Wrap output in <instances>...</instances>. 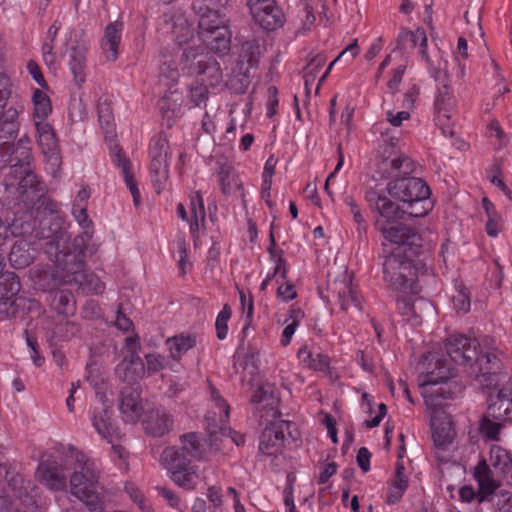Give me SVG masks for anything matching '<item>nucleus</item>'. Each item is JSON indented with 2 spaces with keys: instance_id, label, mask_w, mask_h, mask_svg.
Wrapping results in <instances>:
<instances>
[{
  "instance_id": "nucleus-10",
  "label": "nucleus",
  "mask_w": 512,
  "mask_h": 512,
  "mask_svg": "<svg viewBox=\"0 0 512 512\" xmlns=\"http://www.w3.org/2000/svg\"><path fill=\"white\" fill-rule=\"evenodd\" d=\"M292 425H294L293 422L287 420L268 424L260 434L259 451L267 456H277L280 454L286 441L285 431H287L290 437L294 438L290 431Z\"/></svg>"
},
{
  "instance_id": "nucleus-8",
  "label": "nucleus",
  "mask_w": 512,
  "mask_h": 512,
  "mask_svg": "<svg viewBox=\"0 0 512 512\" xmlns=\"http://www.w3.org/2000/svg\"><path fill=\"white\" fill-rule=\"evenodd\" d=\"M398 220L376 219L375 228L390 243V249L401 248L410 257H420L424 253L422 236L415 228L399 223Z\"/></svg>"
},
{
  "instance_id": "nucleus-43",
  "label": "nucleus",
  "mask_w": 512,
  "mask_h": 512,
  "mask_svg": "<svg viewBox=\"0 0 512 512\" xmlns=\"http://www.w3.org/2000/svg\"><path fill=\"white\" fill-rule=\"evenodd\" d=\"M80 332V327L76 322L65 321L58 323L52 331V336L48 339L50 341L62 340L68 341L75 337Z\"/></svg>"
},
{
  "instance_id": "nucleus-17",
  "label": "nucleus",
  "mask_w": 512,
  "mask_h": 512,
  "mask_svg": "<svg viewBox=\"0 0 512 512\" xmlns=\"http://www.w3.org/2000/svg\"><path fill=\"white\" fill-rule=\"evenodd\" d=\"M116 375L129 385H134L145 374V364L136 351H132L129 356L116 366Z\"/></svg>"
},
{
  "instance_id": "nucleus-40",
  "label": "nucleus",
  "mask_w": 512,
  "mask_h": 512,
  "mask_svg": "<svg viewBox=\"0 0 512 512\" xmlns=\"http://www.w3.org/2000/svg\"><path fill=\"white\" fill-rule=\"evenodd\" d=\"M202 129L206 135H200L197 137L195 147L198 151L199 149H202V152H209L213 146V131L215 130V124L207 112L204 113L202 118Z\"/></svg>"
},
{
  "instance_id": "nucleus-37",
  "label": "nucleus",
  "mask_w": 512,
  "mask_h": 512,
  "mask_svg": "<svg viewBox=\"0 0 512 512\" xmlns=\"http://www.w3.org/2000/svg\"><path fill=\"white\" fill-rule=\"evenodd\" d=\"M98 119L101 127L105 132L106 139L110 141L114 140L116 137L114 123H113V113L110 104L105 100L103 102L98 103Z\"/></svg>"
},
{
  "instance_id": "nucleus-24",
  "label": "nucleus",
  "mask_w": 512,
  "mask_h": 512,
  "mask_svg": "<svg viewBox=\"0 0 512 512\" xmlns=\"http://www.w3.org/2000/svg\"><path fill=\"white\" fill-rule=\"evenodd\" d=\"M35 249L31 243L25 239H19L13 244L8 260L15 269H24L28 267L35 258Z\"/></svg>"
},
{
  "instance_id": "nucleus-1",
  "label": "nucleus",
  "mask_w": 512,
  "mask_h": 512,
  "mask_svg": "<svg viewBox=\"0 0 512 512\" xmlns=\"http://www.w3.org/2000/svg\"><path fill=\"white\" fill-rule=\"evenodd\" d=\"M445 349L450 360L458 365L467 366L470 374L483 386L497 388L487 397L488 417L494 420L512 421V388H498L502 379V362L491 352H483L479 341L466 335H451L445 342Z\"/></svg>"
},
{
  "instance_id": "nucleus-54",
  "label": "nucleus",
  "mask_w": 512,
  "mask_h": 512,
  "mask_svg": "<svg viewBox=\"0 0 512 512\" xmlns=\"http://www.w3.org/2000/svg\"><path fill=\"white\" fill-rule=\"evenodd\" d=\"M232 310L228 304H225L218 314L215 322L217 338L224 340L228 334V321L231 318Z\"/></svg>"
},
{
  "instance_id": "nucleus-51",
  "label": "nucleus",
  "mask_w": 512,
  "mask_h": 512,
  "mask_svg": "<svg viewBox=\"0 0 512 512\" xmlns=\"http://www.w3.org/2000/svg\"><path fill=\"white\" fill-rule=\"evenodd\" d=\"M277 401L274 395V387L269 383L260 385L251 397L253 404L265 403L266 405H273Z\"/></svg>"
},
{
  "instance_id": "nucleus-27",
  "label": "nucleus",
  "mask_w": 512,
  "mask_h": 512,
  "mask_svg": "<svg viewBox=\"0 0 512 512\" xmlns=\"http://www.w3.org/2000/svg\"><path fill=\"white\" fill-rule=\"evenodd\" d=\"M87 46L83 42L75 41L69 49V65L74 75V80L80 86L85 80Z\"/></svg>"
},
{
  "instance_id": "nucleus-47",
  "label": "nucleus",
  "mask_w": 512,
  "mask_h": 512,
  "mask_svg": "<svg viewBox=\"0 0 512 512\" xmlns=\"http://www.w3.org/2000/svg\"><path fill=\"white\" fill-rule=\"evenodd\" d=\"M504 422L494 420L492 417H488L486 412L482 417L479 424V431L481 435L490 440H498L500 430L503 428Z\"/></svg>"
},
{
  "instance_id": "nucleus-16",
  "label": "nucleus",
  "mask_w": 512,
  "mask_h": 512,
  "mask_svg": "<svg viewBox=\"0 0 512 512\" xmlns=\"http://www.w3.org/2000/svg\"><path fill=\"white\" fill-rule=\"evenodd\" d=\"M417 45L420 47V55L426 63H430V57L427 53V36L423 28H417L415 31L402 28L397 39L395 50L405 51L414 49Z\"/></svg>"
},
{
  "instance_id": "nucleus-29",
  "label": "nucleus",
  "mask_w": 512,
  "mask_h": 512,
  "mask_svg": "<svg viewBox=\"0 0 512 512\" xmlns=\"http://www.w3.org/2000/svg\"><path fill=\"white\" fill-rule=\"evenodd\" d=\"M489 461L490 465L503 477L508 476L512 470V453L499 445L491 446Z\"/></svg>"
},
{
  "instance_id": "nucleus-28",
  "label": "nucleus",
  "mask_w": 512,
  "mask_h": 512,
  "mask_svg": "<svg viewBox=\"0 0 512 512\" xmlns=\"http://www.w3.org/2000/svg\"><path fill=\"white\" fill-rule=\"evenodd\" d=\"M432 439L436 449L446 450L455 437V430L450 420L432 419Z\"/></svg>"
},
{
  "instance_id": "nucleus-5",
  "label": "nucleus",
  "mask_w": 512,
  "mask_h": 512,
  "mask_svg": "<svg viewBox=\"0 0 512 512\" xmlns=\"http://www.w3.org/2000/svg\"><path fill=\"white\" fill-rule=\"evenodd\" d=\"M4 258L0 255V321L12 318H24L39 302L35 299L18 297L21 289L19 277L14 272H3Z\"/></svg>"
},
{
  "instance_id": "nucleus-9",
  "label": "nucleus",
  "mask_w": 512,
  "mask_h": 512,
  "mask_svg": "<svg viewBox=\"0 0 512 512\" xmlns=\"http://www.w3.org/2000/svg\"><path fill=\"white\" fill-rule=\"evenodd\" d=\"M254 21L266 31L283 26L285 16L275 0H247Z\"/></svg>"
},
{
  "instance_id": "nucleus-33",
  "label": "nucleus",
  "mask_w": 512,
  "mask_h": 512,
  "mask_svg": "<svg viewBox=\"0 0 512 512\" xmlns=\"http://www.w3.org/2000/svg\"><path fill=\"white\" fill-rule=\"evenodd\" d=\"M195 335L179 334L170 338L169 344L170 355L174 360H180L181 357L196 345Z\"/></svg>"
},
{
  "instance_id": "nucleus-35",
  "label": "nucleus",
  "mask_w": 512,
  "mask_h": 512,
  "mask_svg": "<svg viewBox=\"0 0 512 512\" xmlns=\"http://www.w3.org/2000/svg\"><path fill=\"white\" fill-rule=\"evenodd\" d=\"M169 164L166 160L151 159L150 176L153 187L160 194L168 180Z\"/></svg>"
},
{
  "instance_id": "nucleus-3",
  "label": "nucleus",
  "mask_w": 512,
  "mask_h": 512,
  "mask_svg": "<svg viewBox=\"0 0 512 512\" xmlns=\"http://www.w3.org/2000/svg\"><path fill=\"white\" fill-rule=\"evenodd\" d=\"M65 234L59 220L51 223V220L44 218L40 221V230L36 237L47 239L46 245L50 249L55 248L56 275L64 284L75 285L77 281L83 280L86 270L85 251L88 249L91 234L86 231L77 235L69 246H65L63 241Z\"/></svg>"
},
{
  "instance_id": "nucleus-21",
  "label": "nucleus",
  "mask_w": 512,
  "mask_h": 512,
  "mask_svg": "<svg viewBox=\"0 0 512 512\" xmlns=\"http://www.w3.org/2000/svg\"><path fill=\"white\" fill-rule=\"evenodd\" d=\"M199 38L203 44L206 45L211 51L218 54H225L230 49L231 44V32L228 26L218 27L216 30H210L208 32H198Z\"/></svg>"
},
{
  "instance_id": "nucleus-50",
  "label": "nucleus",
  "mask_w": 512,
  "mask_h": 512,
  "mask_svg": "<svg viewBox=\"0 0 512 512\" xmlns=\"http://www.w3.org/2000/svg\"><path fill=\"white\" fill-rule=\"evenodd\" d=\"M182 448L187 452V454L193 458L200 459L202 457V449L201 444L198 438L197 433L189 432L183 434L181 437Z\"/></svg>"
},
{
  "instance_id": "nucleus-6",
  "label": "nucleus",
  "mask_w": 512,
  "mask_h": 512,
  "mask_svg": "<svg viewBox=\"0 0 512 512\" xmlns=\"http://www.w3.org/2000/svg\"><path fill=\"white\" fill-rule=\"evenodd\" d=\"M384 246L383 278L393 290H406L409 282L416 276V271L422 266L419 257H410L401 248L387 249Z\"/></svg>"
},
{
  "instance_id": "nucleus-2",
  "label": "nucleus",
  "mask_w": 512,
  "mask_h": 512,
  "mask_svg": "<svg viewBox=\"0 0 512 512\" xmlns=\"http://www.w3.org/2000/svg\"><path fill=\"white\" fill-rule=\"evenodd\" d=\"M386 189L389 196L401 202L402 206L374 188L366 189L364 195L370 209L382 218L404 219L406 215L410 218H421L433 208L431 190L421 178L408 175L397 177L388 182Z\"/></svg>"
},
{
  "instance_id": "nucleus-48",
  "label": "nucleus",
  "mask_w": 512,
  "mask_h": 512,
  "mask_svg": "<svg viewBox=\"0 0 512 512\" xmlns=\"http://www.w3.org/2000/svg\"><path fill=\"white\" fill-rule=\"evenodd\" d=\"M75 285H77L83 291L92 294H99L104 290V283L99 279L97 275L88 271L87 269L83 273V280L77 281Z\"/></svg>"
},
{
  "instance_id": "nucleus-62",
  "label": "nucleus",
  "mask_w": 512,
  "mask_h": 512,
  "mask_svg": "<svg viewBox=\"0 0 512 512\" xmlns=\"http://www.w3.org/2000/svg\"><path fill=\"white\" fill-rule=\"evenodd\" d=\"M31 209L37 210L38 213L45 212L52 216L57 212V203L48 198L46 193L43 195V198L39 201V203H36L35 206H32Z\"/></svg>"
},
{
  "instance_id": "nucleus-22",
  "label": "nucleus",
  "mask_w": 512,
  "mask_h": 512,
  "mask_svg": "<svg viewBox=\"0 0 512 512\" xmlns=\"http://www.w3.org/2000/svg\"><path fill=\"white\" fill-rule=\"evenodd\" d=\"M122 30L123 23L120 21L111 22L105 28L101 48L107 61L114 62L118 58Z\"/></svg>"
},
{
  "instance_id": "nucleus-11",
  "label": "nucleus",
  "mask_w": 512,
  "mask_h": 512,
  "mask_svg": "<svg viewBox=\"0 0 512 512\" xmlns=\"http://www.w3.org/2000/svg\"><path fill=\"white\" fill-rule=\"evenodd\" d=\"M214 0H194L192 10L199 17L198 32L216 30L225 27L228 23L226 12L215 8Z\"/></svg>"
},
{
  "instance_id": "nucleus-38",
  "label": "nucleus",
  "mask_w": 512,
  "mask_h": 512,
  "mask_svg": "<svg viewBox=\"0 0 512 512\" xmlns=\"http://www.w3.org/2000/svg\"><path fill=\"white\" fill-rule=\"evenodd\" d=\"M92 424L99 435L112 442L111 438L115 433V429L110 421L108 406L99 413H94Z\"/></svg>"
},
{
  "instance_id": "nucleus-64",
  "label": "nucleus",
  "mask_w": 512,
  "mask_h": 512,
  "mask_svg": "<svg viewBox=\"0 0 512 512\" xmlns=\"http://www.w3.org/2000/svg\"><path fill=\"white\" fill-rule=\"evenodd\" d=\"M207 95L208 90L205 85H197L190 89V99L196 106L205 102L207 100Z\"/></svg>"
},
{
  "instance_id": "nucleus-12",
  "label": "nucleus",
  "mask_w": 512,
  "mask_h": 512,
  "mask_svg": "<svg viewBox=\"0 0 512 512\" xmlns=\"http://www.w3.org/2000/svg\"><path fill=\"white\" fill-rule=\"evenodd\" d=\"M454 106L455 98L452 93V88L448 83H443V85L437 89L434 107L437 112V121L444 135H454V131L446 124L451 118L450 112Z\"/></svg>"
},
{
  "instance_id": "nucleus-15",
  "label": "nucleus",
  "mask_w": 512,
  "mask_h": 512,
  "mask_svg": "<svg viewBox=\"0 0 512 512\" xmlns=\"http://www.w3.org/2000/svg\"><path fill=\"white\" fill-rule=\"evenodd\" d=\"M173 423L172 415L161 407L149 410L143 420L145 432L153 437H162L169 433Z\"/></svg>"
},
{
  "instance_id": "nucleus-53",
  "label": "nucleus",
  "mask_w": 512,
  "mask_h": 512,
  "mask_svg": "<svg viewBox=\"0 0 512 512\" xmlns=\"http://www.w3.org/2000/svg\"><path fill=\"white\" fill-rule=\"evenodd\" d=\"M169 154V143L166 137L159 135L152 140L150 146L151 159L168 161Z\"/></svg>"
},
{
  "instance_id": "nucleus-36",
  "label": "nucleus",
  "mask_w": 512,
  "mask_h": 512,
  "mask_svg": "<svg viewBox=\"0 0 512 512\" xmlns=\"http://www.w3.org/2000/svg\"><path fill=\"white\" fill-rule=\"evenodd\" d=\"M298 357L310 369L315 371H325L329 367V357L321 353H313L307 347H302L298 351Z\"/></svg>"
},
{
  "instance_id": "nucleus-20",
  "label": "nucleus",
  "mask_w": 512,
  "mask_h": 512,
  "mask_svg": "<svg viewBox=\"0 0 512 512\" xmlns=\"http://www.w3.org/2000/svg\"><path fill=\"white\" fill-rule=\"evenodd\" d=\"M18 117L19 111L13 106L0 112V143L13 145L20 128Z\"/></svg>"
},
{
  "instance_id": "nucleus-34",
  "label": "nucleus",
  "mask_w": 512,
  "mask_h": 512,
  "mask_svg": "<svg viewBox=\"0 0 512 512\" xmlns=\"http://www.w3.org/2000/svg\"><path fill=\"white\" fill-rule=\"evenodd\" d=\"M35 220L30 212H25L21 216H15L11 223L6 224L8 236H25L34 231Z\"/></svg>"
},
{
  "instance_id": "nucleus-39",
  "label": "nucleus",
  "mask_w": 512,
  "mask_h": 512,
  "mask_svg": "<svg viewBox=\"0 0 512 512\" xmlns=\"http://www.w3.org/2000/svg\"><path fill=\"white\" fill-rule=\"evenodd\" d=\"M198 76H204L205 78H203V80L207 81L210 86L218 85L222 80V70L220 68V64L213 56L209 55L205 60V64L199 71Z\"/></svg>"
},
{
  "instance_id": "nucleus-52",
  "label": "nucleus",
  "mask_w": 512,
  "mask_h": 512,
  "mask_svg": "<svg viewBox=\"0 0 512 512\" xmlns=\"http://www.w3.org/2000/svg\"><path fill=\"white\" fill-rule=\"evenodd\" d=\"M345 203L349 207L350 213L353 216V220H354L355 224L357 225L358 235H359V237H362V235L366 234L367 228H368L366 219H365L364 215L362 214L360 207L353 199V197H350V196L346 197Z\"/></svg>"
},
{
  "instance_id": "nucleus-26",
  "label": "nucleus",
  "mask_w": 512,
  "mask_h": 512,
  "mask_svg": "<svg viewBox=\"0 0 512 512\" xmlns=\"http://www.w3.org/2000/svg\"><path fill=\"white\" fill-rule=\"evenodd\" d=\"M113 162L122 170L126 185L132 194L134 205L138 207L140 205V191L131 173V162L123 155L122 149L118 145L114 146Z\"/></svg>"
},
{
  "instance_id": "nucleus-25",
  "label": "nucleus",
  "mask_w": 512,
  "mask_h": 512,
  "mask_svg": "<svg viewBox=\"0 0 512 512\" xmlns=\"http://www.w3.org/2000/svg\"><path fill=\"white\" fill-rule=\"evenodd\" d=\"M47 301L54 311L65 317L76 312V300L70 290H53L49 292Z\"/></svg>"
},
{
  "instance_id": "nucleus-32",
  "label": "nucleus",
  "mask_w": 512,
  "mask_h": 512,
  "mask_svg": "<svg viewBox=\"0 0 512 512\" xmlns=\"http://www.w3.org/2000/svg\"><path fill=\"white\" fill-rule=\"evenodd\" d=\"M218 178H219V184L220 188L223 194L230 195L235 190L241 191V198L243 201V204L245 205V194L243 190V184L238 178V176L233 173L228 166H222L220 167V170L218 172Z\"/></svg>"
},
{
  "instance_id": "nucleus-44",
  "label": "nucleus",
  "mask_w": 512,
  "mask_h": 512,
  "mask_svg": "<svg viewBox=\"0 0 512 512\" xmlns=\"http://www.w3.org/2000/svg\"><path fill=\"white\" fill-rule=\"evenodd\" d=\"M334 291H337L338 301L340 303L341 310L347 311L350 308V306L359 305L358 298L355 295L352 288L351 280L342 282L341 287L339 289L335 288Z\"/></svg>"
},
{
  "instance_id": "nucleus-49",
  "label": "nucleus",
  "mask_w": 512,
  "mask_h": 512,
  "mask_svg": "<svg viewBox=\"0 0 512 512\" xmlns=\"http://www.w3.org/2000/svg\"><path fill=\"white\" fill-rule=\"evenodd\" d=\"M486 501L493 504L496 512H512V493L510 491H496Z\"/></svg>"
},
{
  "instance_id": "nucleus-46",
  "label": "nucleus",
  "mask_w": 512,
  "mask_h": 512,
  "mask_svg": "<svg viewBox=\"0 0 512 512\" xmlns=\"http://www.w3.org/2000/svg\"><path fill=\"white\" fill-rule=\"evenodd\" d=\"M261 55L260 45L256 39L247 40L242 43L240 58L246 61L250 67H256Z\"/></svg>"
},
{
  "instance_id": "nucleus-41",
  "label": "nucleus",
  "mask_w": 512,
  "mask_h": 512,
  "mask_svg": "<svg viewBox=\"0 0 512 512\" xmlns=\"http://www.w3.org/2000/svg\"><path fill=\"white\" fill-rule=\"evenodd\" d=\"M388 166L393 172L403 173V176L413 173L415 168L413 160L404 154H401L392 159H384L381 163V168L386 171Z\"/></svg>"
},
{
  "instance_id": "nucleus-14",
  "label": "nucleus",
  "mask_w": 512,
  "mask_h": 512,
  "mask_svg": "<svg viewBox=\"0 0 512 512\" xmlns=\"http://www.w3.org/2000/svg\"><path fill=\"white\" fill-rule=\"evenodd\" d=\"M36 476L50 490L60 491L66 487V477L63 468L55 460L41 461L38 465Z\"/></svg>"
},
{
  "instance_id": "nucleus-42",
  "label": "nucleus",
  "mask_w": 512,
  "mask_h": 512,
  "mask_svg": "<svg viewBox=\"0 0 512 512\" xmlns=\"http://www.w3.org/2000/svg\"><path fill=\"white\" fill-rule=\"evenodd\" d=\"M31 141L29 137L25 134L23 135L17 143L13 141V152H14V160L17 165H28L31 164L32 153L30 147Z\"/></svg>"
},
{
  "instance_id": "nucleus-13",
  "label": "nucleus",
  "mask_w": 512,
  "mask_h": 512,
  "mask_svg": "<svg viewBox=\"0 0 512 512\" xmlns=\"http://www.w3.org/2000/svg\"><path fill=\"white\" fill-rule=\"evenodd\" d=\"M119 410L126 422H136L142 415L143 407L138 387L126 385L119 395Z\"/></svg>"
},
{
  "instance_id": "nucleus-59",
  "label": "nucleus",
  "mask_w": 512,
  "mask_h": 512,
  "mask_svg": "<svg viewBox=\"0 0 512 512\" xmlns=\"http://www.w3.org/2000/svg\"><path fill=\"white\" fill-rule=\"evenodd\" d=\"M171 472V478L172 480L180 487L186 488V489H192V477L193 473L190 470H172Z\"/></svg>"
},
{
  "instance_id": "nucleus-30",
  "label": "nucleus",
  "mask_w": 512,
  "mask_h": 512,
  "mask_svg": "<svg viewBox=\"0 0 512 512\" xmlns=\"http://www.w3.org/2000/svg\"><path fill=\"white\" fill-rule=\"evenodd\" d=\"M189 455L182 447H167L162 453V460L166 464L169 471L180 469V470H191V460Z\"/></svg>"
},
{
  "instance_id": "nucleus-45",
  "label": "nucleus",
  "mask_w": 512,
  "mask_h": 512,
  "mask_svg": "<svg viewBox=\"0 0 512 512\" xmlns=\"http://www.w3.org/2000/svg\"><path fill=\"white\" fill-rule=\"evenodd\" d=\"M34 115L39 121H45L51 113L52 106L49 97L41 90L36 89L33 93Z\"/></svg>"
},
{
  "instance_id": "nucleus-58",
  "label": "nucleus",
  "mask_w": 512,
  "mask_h": 512,
  "mask_svg": "<svg viewBox=\"0 0 512 512\" xmlns=\"http://www.w3.org/2000/svg\"><path fill=\"white\" fill-rule=\"evenodd\" d=\"M240 304L242 309H245V307H247L245 325L242 330V335L244 338L247 335V331L252 323L253 318L254 305L252 296H249V298L247 299L245 293L243 291H240Z\"/></svg>"
},
{
  "instance_id": "nucleus-23",
  "label": "nucleus",
  "mask_w": 512,
  "mask_h": 512,
  "mask_svg": "<svg viewBox=\"0 0 512 512\" xmlns=\"http://www.w3.org/2000/svg\"><path fill=\"white\" fill-rule=\"evenodd\" d=\"M39 145L45 155L49 156L50 160L57 162L59 160L57 152V138L53 127L45 121L35 122Z\"/></svg>"
},
{
  "instance_id": "nucleus-7",
  "label": "nucleus",
  "mask_w": 512,
  "mask_h": 512,
  "mask_svg": "<svg viewBox=\"0 0 512 512\" xmlns=\"http://www.w3.org/2000/svg\"><path fill=\"white\" fill-rule=\"evenodd\" d=\"M4 183L6 189L16 188L18 199L28 209L39 203L43 195L47 193L45 183L33 172L31 164L11 165L10 173L5 176Z\"/></svg>"
},
{
  "instance_id": "nucleus-55",
  "label": "nucleus",
  "mask_w": 512,
  "mask_h": 512,
  "mask_svg": "<svg viewBox=\"0 0 512 512\" xmlns=\"http://www.w3.org/2000/svg\"><path fill=\"white\" fill-rule=\"evenodd\" d=\"M72 214L75 217L76 221L82 226L84 229L83 232L89 231L90 234H93V223L88 218L86 205H81L80 203L73 204Z\"/></svg>"
},
{
  "instance_id": "nucleus-56",
  "label": "nucleus",
  "mask_w": 512,
  "mask_h": 512,
  "mask_svg": "<svg viewBox=\"0 0 512 512\" xmlns=\"http://www.w3.org/2000/svg\"><path fill=\"white\" fill-rule=\"evenodd\" d=\"M190 211L193 219L200 220L202 223L205 221V207L200 192H196L195 195L191 196Z\"/></svg>"
},
{
  "instance_id": "nucleus-18",
  "label": "nucleus",
  "mask_w": 512,
  "mask_h": 512,
  "mask_svg": "<svg viewBox=\"0 0 512 512\" xmlns=\"http://www.w3.org/2000/svg\"><path fill=\"white\" fill-rule=\"evenodd\" d=\"M474 478L478 482V503L486 502L500 487V482L495 480L490 466L482 459L474 469Z\"/></svg>"
},
{
  "instance_id": "nucleus-4",
  "label": "nucleus",
  "mask_w": 512,
  "mask_h": 512,
  "mask_svg": "<svg viewBox=\"0 0 512 512\" xmlns=\"http://www.w3.org/2000/svg\"><path fill=\"white\" fill-rule=\"evenodd\" d=\"M434 367L419 377V387L425 403L430 407H440L442 401L454 399L462 387L454 380L455 369L446 358L431 354Z\"/></svg>"
},
{
  "instance_id": "nucleus-31",
  "label": "nucleus",
  "mask_w": 512,
  "mask_h": 512,
  "mask_svg": "<svg viewBox=\"0 0 512 512\" xmlns=\"http://www.w3.org/2000/svg\"><path fill=\"white\" fill-rule=\"evenodd\" d=\"M397 310L406 317V320L411 322L412 325H419L422 321V315L419 313L422 305H428L424 300L419 299L413 301L410 297L400 296L397 297Z\"/></svg>"
},
{
  "instance_id": "nucleus-60",
  "label": "nucleus",
  "mask_w": 512,
  "mask_h": 512,
  "mask_svg": "<svg viewBox=\"0 0 512 512\" xmlns=\"http://www.w3.org/2000/svg\"><path fill=\"white\" fill-rule=\"evenodd\" d=\"M159 78L160 81L163 79H166L168 82L165 83L166 86L170 88V83L175 84L178 81L179 78V72L178 69L171 64L164 63L160 66L159 71Z\"/></svg>"
},
{
  "instance_id": "nucleus-57",
  "label": "nucleus",
  "mask_w": 512,
  "mask_h": 512,
  "mask_svg": "<svg viewBox=\"0 0 512 512\" xmlns=\"http://www.w3.org/2000/svg\"><path fill=\"white\" fill-rule=\"evenodd\" d=\"M13 145L0 143V174L15 163ZM10 173V171H8Z\"/></svg>"
},
{
  "instance_id": "nucleus-63",
  "label": "nucleus",
  "mask_w": 512,
  "mask_h": 512,
  "mask_svg": "<svg viewBox=\"0 0 512 512\" xmlns=\"http://www.w3.org/2000/svg\"><path fill=\"white\" fill-rule=\"evenodd\" d=\"M464 18L468 24L474 23L476 25L478 34L481 38L484 37V31L481 25V11L479 8L474 7L471 10H467L464 14Z\"/></svg>"
},
{
  "instance_id": "nucleus-61",
  "label": "nucleus",
  "mask_w": 512,
  "mask_h": 512,
  "mask_svg": "<svg viewBox=\"0 0 512 512\" xmlns=\"http://www.w3.org/2000/svg\"><path fill=\"white\" fill-rule=\"evenodd\" d=\"M453 306L458 312L466 313L470 309V298L466 292L459 290L452 297Z\"/></svg>"
},
{
  "instance_id": "nucleus-19",
  "label": "nucleus",
  "mask_w": 512,
  "mask_h": 512,
  "mask_svg": "<svg viewBox=\"0 0 512 512\" xmlns=\"http://www.w3.org/2000/svg\"><path fill=\"white\" fill-rule=\"evenodd\" d=\"M208 56L202 46H188L183 49L179 64L188 76H198Z\"/></svg>"
}]
</instances>
